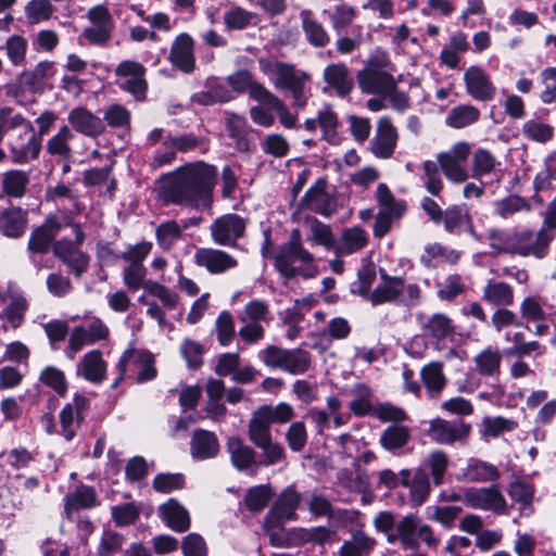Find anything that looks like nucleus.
I'll use <instances>...</instances> for the list:
<instances>
[{
    "instance_id": "57",
    "label": "nucleus",
    "mask_w": 556,
    "mask_h": 556,
    "mask_svg": "<svg viewBox=\"0 0 556 556\" xmlns=\"http://www.w3.org/2000/svg\"><path fill=\"white\" fill-rule=\"evenodd\" d=\"M531 205L521 197L510 195L495 202V213L502 218H509L519 212H529Z\"/></svg>"
},
{
    "instance_id": "48",
    "label": "nucleus",
    "mask_w": 556,
    "mask_h": 556,
    "mask_svg": "<svg viewBox=\"0 0 556 556\" xmlns=\"http://www.w3.org/2000/svg\"><path fill=\"white\" fill-rule=\"evenodd\" d=\"M464 476L468 481L486 482L497 480L500 471L491 464L479 459H470L464 470Z\"/></svg>"
},
{
    "instance_id": "63",
    "label": "nucleus",
    "mask_w": 556,
    "mask_h": 556,
    "mask_svg": "<svg viewBox=\"0 0 556 556\" xmlns=\"http://www.w3.org/2000/svg\"><path fill=\"white\" fill-rule=\"evenodd\" d=\"M437 161L447 180L454 184H463L468 179L469 175L463 162L438 155Z\"/></svg>"
},
{
    "instance_id": "52",
    "label": "nucleus",
    "mask_w": 556,
    "mask_h": 556,
    "mask_svg": "<svg viewBox=\"0 0 556 556\" xmlns=\"http://www.w3.org/2000/svg\"><path fill=\"white\" fill-rule=\"evenodd\" d=\"M299 304L308 305V300H296L293 307L287 308L283 312L282 324L287 327L286 338L290 341L300 337L303 328L301 326L304 320V314L298 308Z\"/></svg>"
},
{
    "instance_id": "60",
    "label": "nucleus",
    "mask_w": 556,
    "mask_h": 556,
    "mask_svg": "<svg viewBox=\"0 0 556 556\" xmlns=\"http://www.w3.org/2000/svg\"><path fill=\"white\" fill-rule=\"evenodd\" d=\"M147 268L143 265H129L123 269V282L130 292H136L139 289L146 290L148 283Z\"/></svg>"
},
{
    "instance_id": "7",
    "label": "nucleus",
    "mask_w": 556,
    "mask_h": 556,
    "mask_svg": "<svg viewBox=\"0 0 556 556\" xmlns=\"http://www.w3.org/2000/svg\"><path fill=\"white\" fill-rule=\"evenodd\" d=\"M309 76L296 71L289 64L274 65L273 84L276 88L286 89L291 92L292 104L295 108H304L307 103L309 88L307 87Z\"/></svg>"
},
{
    "instance_id": "53",
    "label": "nucleus",
    "mask_w": 556,
    "mask_h": 556,
    "mask_svg": "<svg viewBox=\"0 0 556 556\" xmlns=\"http://www.w3.org/2000/svg\"><path fill=\"white\" fill-rule=\"evenodd\" d=\"M94 503V491L88 486H80L66 496L65 510L70 514L72 510L90 508Z\"/></svg>"
},
{
    "instance_id": "19",
    "label": "nucleus",
    "mask_w": 556,
    "mask_h": 556,
    "mask_svg": "<svg viewBox=\"0 0 556 556\" xmlns=\"http://www.w3.org/2000/svg\"><path fill=\"white\" fill-rule=\"evenodd\" d=\"M116 75L122 79L121 87L134 94L137 99H142L147 91V81L144 79L146 70L142 64L135 61H124L115 70Z\"/></svg>"
},
{
    "instance_id": "35",
    "label": "nucleus",
    "mask_w": 556,
    "mask_h": 556,
    "mask_svg": "<svg viewBox=\"0 0 556 556\" xmlns=\"http://www.w3.org/2000/svg\"><path fill=\"white\" fill-rule=\"evenodd\" d=\"M190 451L195 459L202 460L215 457L219 451L217 437L207 430H197L190 442Z\"/></svg>"
},
{
    "instance_id": "61",
    "label": "nucleus",
    "mask_w": 556,
    "mask_h": 556,
    "mask_svg": "<svg viewBox=\"0 0 556 556\" xmlns=\"http://www.w3.org/2000/svg\"><path fill=\"white\" fill-rule=\"evenodd\" d=\"M355 17V9L346 3L336 5L332 12L329 13L331 26L338 33L351 26Z\"/></svg>"
},
{
    "instance_id": "42",
    "label": "nucleus",
    "mask_w": 556,
    "mask_h": 556,
    "mask_svg": "<svg viewBox=\"0 0 556 556\" xmlns=\"http://www.w3.org/2000/svg\"><path fill=\"white\" fill-rule=\"evenodd\" d=\"M227 450L230 454L231 462L237 469L245 470L255 464L254 450L244 444L240 438H229L227 442Z\"/></svg>"
},
{
    "instance_id": "45",
    "label": "nucleus",
    "mask_w": 556,
    "mask_h": 556,
    "mask_svg": "<svg viewBox=\"0 0 556 556\" xmlns=\"http://www.w3.org/2000/svg\"><path fill=\"white\" fill-rule=\"evenodd\" d=\"M448 464V455L444 451L434 450L427 455L422 469L429 471L433 484L439 486L444 482Z\"/></svg>"
},
{
    "instance_id": "50",
    "label": "nucleus",
    "mask_w": 556,
    "mask_h": 556,
    "mask_svg": "<svg viewBox=\"0 0 556 556\" xmlns=\"http://www.w3.org/2000/svg\"><path fill=\"white\" fill-rule=\"evenodd\" d=\"M226 126L230 138L235 141L236 149L238 151H247L249 149L247 119L235 113H229L226 119Z\"/></svg>"
},
{
    "instance_id": "38",
    "label": "nucleus",
    "mask_w": 556,
    "mask_h": 556,
    "mask_svg": "<svg viewBox=\"0 0 556 556\" xmlns=\"http://www.w3.org/2000/svg\"><path fill=\"white\" fill-rule=\"evenodd\" d=\"M482 299L493 306H511L515 302L514 289L504 281L490 280L483 288Z\"/></svg>"
},
{
    "instance_id": "56",
    "label": "nucleus",
    "mask_w": 556,
    "mask_h": 556,
    "mask_svg": "<svg viewBox=\"0 0 556 556\" xmlns=\"http://www.w3.org/2000/svg\"><path fill=\"white\" fill-rule=\"evenodd\" d=\"M29 178L25 172L22 170H9L3 177V190L7 194L21 198L26 190Z\"/></svg>"
},
{
    "instance_id": "44",
    "label": "nucleus",
    "mask_w": 556,
    "mask_h": 556,
    "mask_svg": "<svg viewBox=\"0 0 556 556\" xmlns=\"http://www.w3.org/2000/svg\"><path fill=\"white\" fill-rule=\"evenodd\" d=\"M74 137L75 136L68 126L64 125L60 127L59 131L47 141V152L52 156L60 157L61 160H70L72 156L70 143Z\"/></svg>"
},
{
    "instance_id": "49",
    "label": "nucleus",
    "mask_w": 556,
    "mask_h": 556,
    "mask_svg": "<svg viewBox=\"0 0 556 556\" xmlns=\"http://www.w3.org/2000/svg\"><path fill=\"white\" fill-rule=\"evenodd\" d=\"M306 223L308 227L307 241L312 245H321L327 250H332L334 238L330 226L316 218H309Z\"/></svg>"
},
{
    "instance_id": "12",
    "label": "nucleus",
    "mask_w": 556,
    "mask_h": 556,
    "mask_svg": "<svg viewBox=\"0 0 556 556\" xmlns=\"http://www.w3.org/2000/svg\"><path fill=\"white\" fill-rule=\"evenodd\" d=\"M470 431L471 426L463 420L434 418L429 424L428 434L438 444L452 445L465 442Z\"/></svg>"
},
{
    "instance_id": "55",
    "label": "nucleus",
    "mask_w": 556,
    "mask_h": 556,
    "mask_svg": "<svg viewBox=\"0 0 556 556\" xmlns=\"http://www.w3.org/2000/svg\"><path fill=\"white\" fill-rule=\"evenodd\" d=\"M409 440V431L403 426H390L380 437V444L389 451L397 450L406 445Z\"/></svg>"
},
{
    "instance_id": "13",
    "label": "nucleus",
    "mask_w": 556,
    "mask_h": 556,
    "mask_svg": "<svg viewBox=\"0 0 556 556\" xmlns=\"http://www.w3.org/2000/svg\"><path fill=\"white\" fill-rule=\"evenodd\" d=\"M464 503L472 508L505 514L507 503L497 486L469 488L465 490Z\"/></svg>"
},
{
    "instance_id": "40",
    "label": "nucleus",
    "mask_w": 556,
    "mask_h": 556,
    "mask_svg": "<svg viewBox=\"0 0 556 556\" xmlns=\"http://www.w3.org/2000/svg\"><path fill=\"white\" fill-rule=\"evenodd\" d=\"M26 212L20 207H8L0 215V229L7 237H21L26 229Z\"/></svg>"
},
{
    "instance_id": "51",
    "label": "nucleus",
    "mask_w": 556,
    "mask_h": 556,
    "mask_svg": "<svg viewBox=\"0 0 556 556\" xmlns=\"http://www.w3.org/2000/svg\"><path fill=\"white\" fill-rule=\"evenodd\" d=\"M500 161L486 149L479 148L473 152L471 160V170L473 178H481L492 174L500 165Z\"/></svg>"
},
{
    "instance_id": "2",
    "label": "nucleus",
    "mask_w": 556,
    "mask_h": 556,
    "mask_svg": "<svg viewBox=\"0 0 556 556\" xmlns=\"http://www.w3.org/2000/svg\"><path fill=\"white\" fill-rule=\"evenodd\" d=\"M274 266L286 279L298 276L309 279L318 274L315 257L304 248L299 229H293L289 240L279 247L274 256Z\"/></svg>"
},
{
    "instance_id": "22",
    "label": "nucleus",
    "mask_w": 556,
    "mask_h": 556,
    "mask_svg": "<svg viewBox=\"0 0 556 556\" xmlns=\"http://www.w3.org/2000/svg\"><path fill=\"white\" fill-rule=\"evenodd\" d=\"M301 495L293 488H287L277 498L268 513L267 522L281 525L295 518V510L299 507Z\"/></svg>"
},
{
    "instance_id": "1",
    "label": "nucleus",
    "mask_w": 556,
    "mask_h": 556,
    "mask_svg": "<svg viewBox=\"0 0 556 556\" xmlns=\"http://www.w3.org/2000/svg\"><path fill=\"white\" fill-rule=\"evenodd\" d=\"M216 170L204 162L190 163L164 175L159 198L165 204L198 207L207 204Z\"/></svg>"
},
{
    "instance_id": "28",
    "label": "nucleus",
    "mask_w": 556,
    "mask_h": 556,
    "mask_svg": "<svg viewBox=\"0 0 556 556\" xmlns=\"http://www.w3.org/2000/svg\"><path fill=\"white\" fill-rule=\"evenodd\" d=\"M55 73L54 62L40 61L34 68L20 73L17 81L31 92H41L43 91L46 80L53 77Z\"/></svg>"
},
{
    "instance_id": "26",
    "label": "nucleus",
    "mask_w": 556,
    "mask_h": 556,
    "mask_svg": "<svg viewBox=\"0 0 556 556\" xmlns=\"http://www.w3.org/2000/svg\"><path fill=\"white\" fill-rule=\"evenodd\" d=\"M400 476L401 485L409 490L410 501L415 505H421L431 492L428 472L422 468H418L410 478V471L408 469H402Z\"/></svg>"
},
{
    "instance_id": "25",
    "label": "nucleus",
    "mask_w": 556,
    "mask_h": 556,
    "mask_svg": "<svg viewBox=\"0 0 556 556\" xmlns=\"http://www.w3.org/2000/svg\"><path fill=\"white\" fill-rule=\"evenodd\" d=\"M420 379L430 400H438L448 381L444 374V364L439 361H432L424 365L420 369Z\"/></svg>"
},
{
    "instance_id": "31",
    "label": "nucleus",
    "mask_w": 556,
    "mask_h": 556,
    "mask_svg": "<svg viewBox=\"0 0 556 556\" xmlns=\"http://www.w3.org/2000/svg\"><path fill=\"white\" fill-rule=\"evenodd\" d=\"M160 514L167 527L176 532H185L190 528L188 510L174 498L160 507Z\"/></svg>"
},
{
    "instance_id": "54",
    "label": "nucleus",
    "mask_w": 556,
    "mask_h": 556,
    "mask_svg": "<svg viewBox=\"0 0 556 556\" xmlns=\"http://www.w3.org/2000/svg\"><path fill=\"white\" fill-rule=\"evenodd\" d=\"M155 236L159 245L162 249L168 250L175 242L181 239L182 231L176 220H166L157 226Z\"/></svg>"
},
{
    "instance_id": "20",
    "label": "nucleus",
    "mask_w": 556,
    "mask_h": 556,
    "mask_svg": "<svg viewBox=\"0 0 556 556\" xmlns=\"http://www.w3.org/2000/svg\"><path fill=\"white\" fill-rule=\"evenodd\" d=\"M467 93L475 100L490 101L495 96V86L489 74L480 66H470L464 73Z\"/></svg>"
},
{
    "instance_id": "59",
    "label": "nucleus",
    "mask_w": 556,
    "mask_h": 556,
    "mask_svg": "<svg viewBox=\"0 0 556 556\" xmlns=\"http://www.w3.org/2000/svg\"><path fill=\"white\" fill-rule=\"evenodd\" d=\"M215 331L220 345H229L235 336L236 328L232 315L228 311H223L215 320Z\"/></svg>"
},
{
    "instance_id": "27",
    "label": "nucleus",
    "mask_w": 556,
    "mask_h": 556,
    "mask_svg": "<svg viewBox=\"0 0 556 556\" xmlns=\"http://www.w3.org/2000/svg\"><path fill=\"white\" fill-rule=\"evenodd\" d=\"M357 80L359 88L365 93L384 96L396 87L394 78L390 74L382 71H363L358 74Z\"/></svg>"
},
{
    "instance_id": "16",
    "label": "nucleus",
    "mask_w": 556,
    "mask_h": 556,
    "mask_svg": "<svg viewBox=\"0 0 556 556\" xmlns=\"http://www.w3.org/2000/svg\"><path fill=\"white\" fill-rule=\"evenodd\" d=\"M167 59L178 71L185 74L192 73L195 68L193 38L187 33L176 36L172 42Z\"/></svg>"
},
{
    "instance_id": "14",
    "label": "nucleus",
    "mask_w": 556,
    "mask_h": 556,
    "mask_svg": "<svg viewBox=\"0 0 556 556\" xmlns=\"http://www.w3.org/2000/svg\"><path fill=\"white\" fill-rule=\"evenodd\" d=\"M108 337L109 328L100 319H94L87 325L74 327L68 338L67 355L70 358H74L85 345L105 340Z\"/></svg>"
},
{
    "instance_id": "8",
    "label": "nucleus",
    "mask_w": 556,
    "mask_h": 556,
    "mask_svg": "<svg viewBox=\"0 0 556 556\" xmlns=\"http://www.w3.org/2000/svg\"><path fill=\"white\" fill-rule=\"evenodd\" d=\"M154 356L144 350L127 349L117 363L119 372L114 382L116 387L127 372L136 374V381L139 383L153 380L157 370L154 365Z\"/></svg>"
},
{
    "instance_id": "64",
    "label": "nucleus",
    "mask_w": 556,
    "mask_h": 556,
    "mask_svg": "<svg viewBox=\"0 0 556 556\" xmlns=\"http://www.w3.org/2000/svg\"><path fill=\"white\" fill-rule=\"evenodd\" d=\"M522 134L530 140L536 141L539 143H545L552 139L554 135V128L548 124L535 119H530L523 124Z\"/></svg>"
},
{
    "instance_id": "30",
    "label": "nucleus",
    "mask_w": 556,
    "mask_h": 556,
    "mask_svg": "<svg viewBox=\"0 0 556 556\" xmlns=\"http://www.w3.org/2000/svg\"><path fill=\"white\" fill-rule=\"evenodd\" d=\"M67 119L76 131L92 138L101 135L105 128L101 118L83 106L73 109Z\"/></svg>"
},
{
    "instance_id": "23",
    "label": "nucleus",
    "mask_w": 556,
    "mask_h": 556,
    "mask_svg": "<svg viewBox=\"0 0 556 556\" xmlns=\"http://www.w3.org/2000/svg\"><path fill=\"white\" fill-rule=\"evenodd\" d=\"M426 338L434 343L437 350H441V342L452 336L456 331L454 320L444 313H435L429 316L421 326Z\"/></svg>"
},
{
    "instance_id": "5",
    "label": "nucleus",
    "mask_w": 556,
    "mask_h": 556,
    "mask_svg": "<svg viewBox=\"0 0 556 556\" xmlns=\"http://www.w3.org/2000/svg\"><path fill=\"white\" fill-rule=\"evenodd\" d=\"M260 358L265 366L280 369L291 375H303L312 365V355L303 349H282L268 345L260 352Z\"/></svg>"
},
{
    "instance_id": "43",
    "label": "nucleus",
    "mask_w": 556,
    "mask_h": 556,
    "mask_svg": "<svg viewBox=\"0 0 556 556\" xmlns=\"http://www.w3.org/2000/svg\"><path fill=\"white\" fill-rule=\"evenodd\" d=\"M375 544L376 541L372 538L363 531H355L351 539L341 545L338 556H368Z\"/></svg>"
},
{
    "instance_id": "39",
    "label": "nucleus",
    "mask_w": 556,
    "mask_h": 556,
    "mask_svg": "<svg viewBox=\"0 0 556 556\" xmlns=\"http://www.w3.org/2000/svg\"><path fill=\"white\" fill-rule=\"evenodd\" d=\"M302 29L308 42L315 47H325L329 43L330 37L321 23H319L311 10L300 12Z\"/></svg>"
},
{
    "instance_id": "4",
    "label": "nucleus",
    "mask_w": 556,
    "mask_h": 556,
    "mask_svg": "<svg viewBox=\"0 0 556 556\" xmlns=\"http://www.w3.org/2000/svg\"><path fill=\"white\" fill-rule=\"evenodd\" d=\"M389 543L399 542L403 549L416 551L420 543L429 548H434L440 543V538L434 534L431 526L424 523L420 518L409 514L400 519L395 525V531L387 536Z\"/></svg>"
},
{
    "instance_id": "36",
    "label": "nucleus",
    "mask_w": 556,
    "mask_h": 556,
    "mask_svg": "<svg viewBox=\"0 0 556 556\" xmlns=\"http://www.w3.org/2000/svg\"><path fill=\"white\" fill-rule=\"evenodd\" d=\"M402 288L403 278L382 274L381 281L372 291L370 300L375 305L400 301Z\"/></svg>"
},
{
    "instance_id": "32",
    "label": "nucleus",
    "mask_w": 556,
    "mask_h": 556,
    "mask_svg": "<svg viewBox=\"0 0 556 556\" xmlns=\"http://www.w3.org/2000/svg\"><path fill=\"white\" fill-rule=\"evenodd\" d=\"M61 225L54 217H49L38 228H36L29 238L28 249L34 253H45L60 231Z\"/></svg>"
},
{
    "instance_id": "17",
    "label": "nucleus",
    "mask_w": 556,
    "mask_h": 556,
    "mask_svg": "<svg viewBox=\"0 0 556 556\" xmlns=\"http://www.w3.org/2000/svg\"><path fill=\"white\" fill-rule=\"evenodd\" d=\"M328 182L318 178L306 191L301 205L323 216H330L337 208L336 199L327 191Z\"/></svg>"
},
{
    "instance_id": "46",
    "label": "nucleus",
    "mask_w": 556,
    "mask_h": 556,
    "mask_svg": "<svg viewBox=\"0 0 556 556\" xmlns=\"http://www.w3.org/2000/svg\"><path fill=\"white\" fill-rule=\"evenodd\" d=\"M480 118V111L473 105H457L446 116V125L460 129L475 124Z\"/></svg>"
},
{
    "instance_id": "24",
    "label": "nucleus",
    "mask_w": 556,
    "mask_h": 556,
    "mask_svg": "<svg viewBox=\"0 0 556 556\" xmlns=\"http://www.w3.org/2000/svg\"><path fill=\"white\" fill-rule=\"evenodd\" d=\"M369 238L365 229L359 226L349 227L334 239L333 248L337 256H346L359 252L368 244Z\"/></svg>"
},
{
    "instance_id": "34",
    "label": "nucleus",
    "mask_w": 556,
    "mask_h": 556,
    "mask_svg": "<svg viewBox=\"0 0 556 556\" xmlns=\"http://www.w3.org/2000/svg\"><path fill=\"white\" fill-rule=\"evenodd\" d=\"M441 222H443L444 229L450 233L457 232L463 225H466L468 233L476 240L481 241L482 237L479 235L472 225L471 216L459 205H452L443 212Z\"/></svg>"
},
{
    "instance_id": "37",
    "label": "nucleus",
    "mask_w": 556,
    "mask_h": 556,
    "mask_svg": "<svg viewBox=\"0 0 556 556\" xmlns=\"http://www.w3.org/2000/svg\"><path fill=\"white\" fill-rule=\"evenodd\" d=\"M545 300L538 294L525 296L519 304V318L523 324V328L531 330L529 324L531 321H545L546 312L544 308Z\"/></svg>"
},
{
    "instance_id": "41",
    "label": "nucleus",
    "mask_w": 556,
    "mask_h": 556,
    "mask_svg": "<svg viewBox=\"0 0 556 556\" xmlns=\"http://www.w3.org/2000/svg\"><path fill=\"white\" fill-rule=\"evenodd\" d=\"M502 353L498 349L488 346L473 358L476 370L484 377H495L501 372Z\"/></svg>"
},
{
    "instance_id": "58",
    "label": "nucleus",
    "mask_w": 556,
    "mask_h": 556,
    "mask_svg": "<svg viewBox=\"0 0 556 556\" xmlns=\"http://www.w3.org/2000/svg\"><path fill=\"white\" fill-rule=\"evenodd\" d=\"M146 292L149 295L159 299L163 307L169 311L175 309L178 305V294L157 281L148 280V283L146 285Z\"/></svg>"
},
{
    "instance_id": "33",
    "label": "nucleus",
    "mask_w": 556,
    "mask_h": 556,
    "mask_svg": "<svg viewBox=\"0 0 556 556\" xmlns=\"http://www.w3.org/2000/svg\"><path fill=\"white\" fill-rule=\"evenodd\" d=\"M77 370L86 380L101 383L106 372V363L102 358V353L98 350L86 353L78 363Z\"/></svg>"
},
{
    "instance_id": "11",
    "label": "nucleus",
    "mask_w": 556,
    "mask_h": 556,
    "mask_svg": "<svg viewBox=\"0 0 556 556\" xmlns=\"http://www.w3.org/2000/svg\"><path fill=\"white\" fill-rule=\"evenodd\" d=\"M247 223L237 214H225L216 218L210 226L212 240L224 247H235L237 240L243 237Z\"/></svg>"
},
{
    "instance_id": "18",
    "label": "nucleus",
    "mask_w": 556,
    "mask_h": 556,
    "mask_svg": "<svg viewBox=\"0 0 556 556\" xmlns=\"http://www.w3.org/2000/svg\"><path fill=\"white\" fill-rule=\"evenodd\" d=\"M194 263L212 275L224 274L238 266V261L226 251L200 248L194 253Z\"/></svg>"
},
{
    "instance_id": "9",
    "label": "nucleus",
    "mask_w": 556,
    "mask_h": 556,
    "mask_svg": "<svg viewBox=\"0 0 556 556\" xmlns=\"http://www.w3.org/2000/svg\"><path fill=\"white\" fill-rule=\"evenodd\" d=\"M72 228L75 235V243L68 240H59L53 244V253L79 278L87 270L90 257L78 248L85 240L83 229L78 224H73Z\"/></svg>"
},
{
    "instance_id": "47",
    "label": "nucleus",
    "mask_w": 556,
    "mask_h": 556,
    "mask_svg": "<svg viewBox=\"0 0 556 556\" xmlns=\"http://www.w3.org/2000/svg\"><path fill=\"white\" fill-rule=\"evenodd\" d=\"M2 49L10 63L15 66H24L26 64V55L28 50V40L21 35L10 36Z\"/></svg>"
},
{
    "instance_id": "15",
    "label": "nucleus",
    "mask_w": 556,
    "mask_h": 556,
    "mask_svg": "<svg viewBox=\"0 0 556 556\" xmlns=\"http://www.w3.org/2000/svg\"><path fill=\"white\" fill-rule=\"evenodd\" d=\"M399 140V132L389 117L378 121L375 135L370 141V152L380 160L393 156Z\"/></svg>"
},
{
    "instance_id": "6",
    "label": "nucleus",
    "mask_w": 556,
    "mask_h": 556,
    "mask_svg": "<svg viewBox=\"0 0 556 556\" xmlns=\"http://www.w3.org/2000/svg\"><path fill=\"white\" fill-rule=\"evenodd\" d=\"M376 200L379 208L375 218L374 236L382 238L403 217L407 205L405 201L394 198L386 184L377 186Z\"/></svg>"
},
{
    "instance_id": "62",
    "label": "nucleus",
    "mask_w": 556,
    "mask_h": 556,
    "mask_svg": "<svg viewBox=\"0 0 556 556\" xmlns=\"http://www.w3.org/2000/svg\"><path fill=\"white\" fill-rule=\"evenodd\" d=\"M53 12L54 7L49 0H31L25 7V15L31 24L48 21Z\"/></svg>"
},
{
    "instance_id": "3",
    "label": "nucleus",
    "mask_w": 556,
    "mask_h": 556,
    "mask_svg": "<svg viewBox=\"0 0 556 556\" xmlns=\"http://www.w3.org/2000/svg\"><path fill=\"white\" fill-rule=\"evenodd\" d=\"M294 417L293 407L286 402L277 405H262L255 409L248 425L250 441L256 446L271 439L270 425H285Z\"/></svg>"
},
{
    "instance_id": "10",
    "label": "nucleus",
    "mask_w": 556,
    "mask_h": 556,
    "mask_svg": "<svg viewBox=\"0 0 556 556\" xmlns=\"http://www.w3.org/2000/svg\"><path fill=\"white\" fill-rule=\"evenodd\" d=\"M554 239V232L542 227L538 232L531 230L514 231L513 252L519 256H534L542 258L546 255L549 242Z\"/></svg>"
},
{
    "instance_id": "29",
    "label": "nucleus",
    "mask_w": 556,
    "mask_h": 556,
    "mask_svg": "<svg viewBox=\"0 0 556 556\" xmlns=\"http://www.w3.org/2000/svg\"><path fill=\"white\" fill-rule=\"evenodd\" d=\"M323 77L326 83L325 90L331 89L339 97L349 94L353 89V78L343 63H332L326 66Z\"/></svg>"
},
{
    "instance_id": "21",
    "label": "nucleus",
    "mask_w": 556,
    "mask_h": 556,
    "mask_svg": "<svg viewBox=\"0 0 556 556\" xmlns=\"http://www.w3.org/2000/svg\"><path fill=\"white\" fill-rule=\"evenodd\" d=\"M11 160L14 164H25L39 156L41 141L33 132L24 131L23 135L9 141Z\"/></svg>"
}]
</instances>
